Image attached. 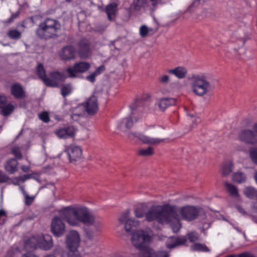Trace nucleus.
Instances as JSON below:
<instances>
[{
  "label": "nucleus",
  "mask_w": 257,
  "mask_h": 257,
  "mask_svg": "<svg viewBox=\"0 0 257 257\" xmlns=\"http://www.w3.org/2000/svg\"><path fill=\"white\" fill-rule=\"evenodd\" d=\"M11 93L16 99H22L26 97V92L22 85L16 83L11 86Z\"/></svg>",
  "instance_id": "19"
},
{
  "label": "nucleus",
  "mask_w": 257,
  "mask_h": 257,
  "mask_svg": "<svg viewBox=\"0 0 257 257\" xmlns=\"http://www.w3.org/2000/svg\"><path fill=\"white\" fill-rule=\"evenodd\" d=\"M18 163L16 159H11L5 165L6 171L10 174H14L17 170Z\"/></svg>",
  "instance_id": "23"
},
{
  "label": "nucleus",
  "mask_w": 257,
  "mask_h": 257,
  "mask_svg": "<svg viewBox=\"0 0 257 257\" xmlns=\"http://www.w3.org/2000/svg\"><path fill=\"white\" fill-rule=\"evenodd\" d=\"M178 225H179V227H178L177 226H173L172 229H173V230L174 232H177L179 230V229L181 227V225H180V224H178Z\"/></svg>",
  "instance_id": "62"
},
{
  "label": "nucleus",
  "mask_w": 257,
  "mask_h": 257,
  "mask_svg": "<svg viewBox=\"0 0 257 257\" xmlns=\"http://www.w3.org/2000/svg\"><path fill=\"white\" fill-rule=\"evenodd\" d=\"M21 169L25 172H28L30 168L29 166L23 165L21 167Z\"/></svg>",
  "instance_id": "60"
},
{
  "label": "nucleus",
  "mask_w": 257,
  "mask_h": 257,
  "mask_svg": "<svg viewBox=\"0 0 257 257\" xmlns=\"http://www.w3.org/2000/svg\"><path fill=\"white\" fill-rule=\"evenodd\" d=\"M251 219L253 222L257 224V217L255 216H252L251 217Z\"/></svg>",
  "instance_id": "64"
},
{
  "label": "nucleus",
  "mask_w": 257,
  "mask_h": 257,
  "mask_svg": "<svg viewBox=\"0 0 257 257\" xmlns=\"http://www.w3.org/2000/svg\"><path fill=\"white\" fill-rule=\"evenodd\" d=\"M19 16V13L13 14L11 17L8 20V23H11L14 19L17 18Z\"/></svg>",
  "instance_id": "56"
},
{
  "label": "nucleus",
  "mask_w": 257,
  "mask_h": 257,
  "mask_svg": "<svg viewBox=\"0 0 257 257\" xmlns=\"http://www.w3.org/2000/svg\"><path fill=\"white\" fill-rule=\"evenodd\" d=\"M92 227H90L85 230L86 241H89L94 243L96 242V237L98 235V232L100 231V228L102 226V222L100 220L95 218V221L92 224Z\"/></svg>",
  "instance_id": "7"
},
{
  "label": "nucleus",
  "mask_w": 257,
  "mask_h": 257,
  "mask_svg": "<svg viewBox=\"0 0 257 257\" xmlns=\"http://www.w3.org/2000/svg\"><path fill=\"white\" fill-rule=\"evenodd\" d=\"M83 105L85 107L86 111L89 115H93L97 111V99L94 95L91 96Z\"/></svg>",
  "instance_id": "17"
},
{
  "label": "nucleus",
  "mask_w": 257,
  "mask_h": 257,
  "mask_svg": "<svg viewBox=\"0 0 257 257\" xmlns=\"http://www.w3.org/2000/svg\"><path fill=\"white\" fill-rule=\"evenodd\" d=\"M25 203L26 205H30L34 200V197L30 196L28 195L25 196Z\"/></svg>",
  "instance_id": "50"
},
{
  "label": "nucleus",
  "mask_w": 257,
  "mask_h": 257,
  "mask_svg": "<svg viewBox=\"0 0 257 257\" xmlns=\"http://www.w3.org/2000/svg\"><path fill=\"white\" fill-rule=\"evenodd\" d=\"M38 115L39 119L44 122H48L50 121L49 114L46 111L39 113Z\"/></svg>",
  "instance_id": "45"
},
{
  "label": "nucleus",
  "mask_w": 257,
  "mask_h": 257,
  "mask_svg": "<svg viewBox=\"0 0 257 257\" xmlns=\"http://www.w3.org/2000/svg\"><path fill=\"white\" fill-rule=\"evenodd\" d=\"M61 29L60 23L57 20L47 18L41 22L36 30L38 37L48 40L58 37Z\"/></svg>",
  "instance_id": "3"
},
{
  "label": "nucleus",
  "mask_w": 257,
  "mask_h": 257,
  "mask_svg": "<svg viewBox=\"0 0 257 257\" xmlns=\"http://www.w3.org/2000/svg\"><path fill=\"white\" fill-rule=\"evenodd\" d=\"M146 220L149 222L156 220L161 224L168 223L174 220L178 221L179 215L175 207L168 204L153 205L146 213Z\"/></svg>",
  "instance_id": "2"
},
{
  "label": "nucleus",
  "mask_w": 257,
  "mask_h": 257,
  "mask_svg": "<svg viewBox=\"0 0 257 257\" xmlns=\"http://www.w3.org/2000/svg\"><path fill=\"white\" fill-rule=\"evenodd\" d=\"M76 131L73 126L62 128L55 132L56 135L60 139H67L73 137Z\"/></svg>",
  "instance_id": "20"
},
{
  "label": "nucleus",
  "mask_w": 257,
  "mask_h": 257,
  "mask_svg": "<svg viewBox=\"0 0 257 257\" xmlns=\"http://www.w3.org/2000/svg\"><path fill=\"white\" fill-rule=\"evenodd\" d=\"M169 77L168 75H163L159 78V81L162 84H167L169 81Z\"/></svg>",
  "instance_id": "51"
},
{
  "label": "nucleus",
  "mask_w": 257,
  "mask_h": 257,
  "mask_svg": "<svg viewBox=\"0 0 257 257\" xmlns=\"http://www.w3.org/2000/svg\"><path fill=\"white\" fill-rule=\"evenodd\" d=\"M12 183L15 185H19V182L18 180H14V178L12 180Z\"/></svg>",
  "instance_id": "63"
},
{
  "label": "nucleus",
  "mask_w": 257,
  "mask_h": 257,
  "mask_svg": "<svg viewBox=\"0 0 257 257\" xmlns=\"http://www.w3.org/2000/svg\"><path fill=\"white\" fill-rule=\"evenodd\" d=\"M90 67V65L87 62H80L75 63L72 67L67 69L66 72L69 74V77L74 78L76 77V74L84 73L87 71Z\"/></svg>",
  "instance_id": "10"
},
{
  "label": "nucleus",
  "mask_w": 257,
  "mask_h": 257,
  "mask_svg": "<svg viewBox=\"0 0 257 257\" xmlns=\"http://www.w3.org/2000/svg\"><path fill=\"white\" fill-rule=\"evenodd\" d=\"M135 214L137 218H143L144 216H146V210L143 206H140L136 208L134 211Z\"/></svg>",
  "instance_id": "39"
},
{
  "label": "nucleus",
  "mask_w": 257,
  "mask_h": 257,
  "mask_svg": "<svg viewBox=\"0 0 257 257\" xmlns=\"http://www.w3.org/2000/svg\"><path fill=\"white\" fill-rule=\"evenodd\" d=\"M60 215L72 226H78L80 223L92 224L96 218L87 208L83 206L67 207L60 211Z\"/></svg>",
  "instance_id": "1"
},
{
  "label": "nucleus",
  "mask_w": 257,
  "mask_h": 257,
  "mask_svg": "<svg viewBox=\"0 0 257 257\" xmlns=\"http://www.w3.org/2000/svg\"><path fill=\"white\" fill-rule=\"evenodd\" d=\"M168 72L174 75L179 79H182L186 77L187 70L185 67L179 66L174 69L169 70Z\"/></svg>",
  "instance_id": "25"
},
{
  "label": "nucleus",
  "mask_w": 257,
  "mask_h": 257,
  "mask_svg": "<svg viewBox=\"0 0 257 257\" xmlns=\"http://www.w3.org/2000/svg\"><path fill=\"white\" fill-rule=\"evenodd\" d=\"M8 36L13 40H18L21 38V32L17 30H10L8 32Z\"/></svg>",
  "instance_id": "38"
},
{
  "label": "nucleus",
  "mask_w": 257,
  "mask_h": 257,
  "mask_svg": "<svg viewBox=\"0 0 257 257\" xmlns=\"http://www.w3.org/2000/svg\"><path fill=\"white\" fill-rule=\"evenodd\" d=\"M9 180V177L2 171H0V183H6Z\"/></svg>",
  "instance_id": "49"
},
{
  "label": "nucleus",
  "mask_w": 257,
  "mask_h": 257,
  "mask_svg": "<svg viewBox=\"0 0 257 257\" xmlns=\"http://www.w3.org/2000/svg\"><path fill=\"white\" fill-rule=\"evenodd\" d=\"M12 153L18 159H21L22 158L20 148L19 147H15L13 148Z\"/></svg>",
  "instance_id": "44"
},
{
  "label": "nucleus",
  "mask_w": 257,
  "mask_h": 257,
  "mask_svg": "<svg viewBox=\"0 0 257 257\" xmlns=\"http://www.w3.org/2000/svg\"><path fill=\"white\" fill-rule=\"evenodd\" d=\"M148 28L146 26L143 25L140 27V34L142 37H146L148 35Z\"/></svg>",
  "instance_id": "47"
},
{
  "label": "nucleus",
  "mask_w": 257,
  "mask_h": 257,
  "mask_svg": "<svg viewBox=\"0 0 257 257\" xmlns=\"http://www.w3.org/2000/svg\"><path fill=\"white\" fill-rule=\"evenodd\" d=\"M257 134L252 131L245 129L242 130L238 135L240 141L248 144H255L257 143Z\"/></svg>",
  "instance_id": "14"
},
{
  "label": "nucleus",
  "mask_w": 257,
  "mask_h": 257,
  "mask_svg": "<svg viewBox=\"0 0 257 257\" xmlns=\"http://www.w3.org/2000/svg\"><path fill=\"white\" fill-rule=\"evenodd\" d=\"M79 235L76 231L69 232L66 237V244L68 247L77 248L79 245Z\"/></svg>",
  "instance_id": "18"
},
{
  "label": "nucleus",
  "mask_w": 257,
  "mask_h": 257,
  "mask_svg": "<svg viewBox=\"0 0 257 257\" xmlns=\"http://www.w3.org/2000/svg\"><path fill=\"white\" fill-rule=\"evenodd\" d=\"M67 76L63 72L53 71L49 73V77L45 80V85L47 86L57 87L60 82L64 81Z\"/></svg>",
  "instance_id": "8"
},
{
  "label": "nucleus",
  "mask_w": 257,
  "mask_h": 257,
  "mask_svg": "<svg viewBox=\"0 0 257 257\" xmlns=\"http://www.w3.org/2000/svg\"><path fill=\"white\" fill-rule=\"evenodd\" d=\"M233 164L231 162L223 164L221 168V175L223 176H228L232 171Z\"/></svg>",
  "instance_id": "33"
},
{
  "label": "nucleus",
  "mask_w": 257,
  "mask_h": 257,
  "mask_svg": "<svg viewBox=\"0 0 257 257\" xmlns=\"http://www.w3.org/2000/svg\"><path fill=\"white\" fill-rule=\"evenodd\" d=\"M179 212L183 219L189 221L195 219L199 214L198 209L193 206L182 207Z\"/></svg>",
  "instance_id": "15"
},
{
  "label": "nucleus",
  "mask_w": 257,
  "mask_h": 257,
  "mask_svg": "<svg viewBox=\"0 0 257 257\" xmlns=\"http://www.w3.org/2000/svg\"><path fill=\"white\" fill-rule=\"evenodd\" d=\"M81 114L73 113L71 115V118L74 120H77Z\"/></svg>",
  "instance_id": "59"
},
{
  "label": "nucleus",
  "mask_w": 257,
  "mask_h": 257,
  "mask_svg": "<svg viewBox=\"0 0 257 257\" xmlns=\"http://www.w3.org/2000/svg\"><path fill=\"white\" fill-rule=\"evenodd\" d=\"M20 189L21 191V192H22V193L24 194V196H26V195H28L27 193H26V191H25L24 186H20Z\"/></svg>",
  "instance_id": "61"
},
{
  "label": "nucleus",
  "mask_w": 257,
  "mask_h": 257,
  "mask_svg": "<svg viewBox=\"0 0 257 257\" xmlns=\"http://www.w3.org/2000/svg\"><path fill=\"white\" fill-rule=\"evenodd\" d=\"M117 5L115 3H111L105 8V12L107 15L108 19L110 21L113 20L117 12Z\"/></svg>",
  "instance_id": "24"
},
{
  "label": "nucleus",
  "mask_w": 257,
  "mask_h": 257,
  "mask_svg": "<svg viewBox=\"0 0 257 257\" xmlns=\"http://www.w3.org/2000/svg\"><path fill=\"white\" fill-rule=\"evenodd\" d=\"M187 241V238L185 236L171 237L170 242L167 243V247L169 248H173L177 246L183 245Z\"/></svg>",
  "instance_id": "21"
},
{
  "label": "nucleus",
  "mask_w": 257,
  "mask_h": 257,
  "mask_svg": "<svg viewBox=\"0 0 257 257\" xmlns=\"http://www.w3.org/2000/svg\"><path fill=\"white\" fill-rule=\"evenodd\" d=\"M225 186L229 193L233 197H237L239 196L237 188L233 184L228 182H225Z\"/></svg>",
  "instance_id": "31"
},
{
  "label": "nucleus",
  "mask_w": 257,
  "mask_h": 257,
  "mask_svg": "<svg viewBox=\"0 0 257 257\" xmlns=\"http://www.w3.org/2000/svg\"><path fill=\"white\" fill-rule=\"evenodd\" d=\"M190 242H194L199 239V235L196 232H191L187 234Z\"/></svg>",
  "instance_id": "43"
},
{
  "label": "nucleus",
  "mask_w": 257,
  "mask_h": 257,
  "mask_svg": "<svg viewBox=\"0 0 257 257\" xmlns=\"http://www.w3.org/2000/svg\"><path fill=\"white\" fill-rule=\"evenodd\" d=\"M154 152L153 149L149 147L146 149H140L138 151V153L140 156H149L154 154Z\"/></svg>",
  "instance_id": "40"
},
{
  "label": "nucleus",
  "mask_w": 257,
  "mask_h": 257,
  "mask_svg": "<svg viewBox=\"0 0 257 257\" xmlns=\"http://www.w3.org/2000/svg\"><path fill=\"white\" fill-rule=\"evenodd\" d=\"M191 88L196 95L202 96L208 93L211 89L210 82L204 75L193 76L191 82Z\"/></svg>",
  "instance_id": "5"
},
{
  "label": "nucleus",
  "mask_w": 257,
  "mask_h": 257,
  "mask_svg": "<svg viewBox=\"0 0 257 257\" xmlns=\"http://www.w3.org/2000/svg\"><path fill=\"white\" fill-rule=\"evenodd\" d=\"M243 194L248 198H257V190L252 187H247L243 190Z\"/></svg>",
  "instance_id": "28"
},
{
  "label": "nucleus",
  "mask_w": 257,
  "mask_h": 257,
  "mask_svg": "<svg viewBox=\"0 0 257 257\" xmlns=\"http://www.w3.org/2000/svg\"><path fill=\"white\" fill-rule=\"evenodd\" d=\"M176 100L172 98H163L159 99L156 103V106L162 111L168 107L175 104Z\"/></svg>",
  "instance_id": "22"
},
{
  "label": "nucleus",
  "mask_w": 257,
  "mask_h": 257,
  "mask_svg": "<svg viewBox=\"0 0 257 257\" xmlns=\"http://www.w3.org/2000/svg\"><path fill=\"white\" fill-rule=\"evenodd\" d=\"M237 41L239 43L238 44L239 46H242L245 43V40L242 38H239L237 39Z\"/></svg>",
  "instance_id": "57"
},
{
  "label": "nucleus",
  "mask_w": 257,
  "mask_h": 257,
  "mask_svg": "<svg viewBox=\"0 0 257 257\" xmlns=\"http://www.w3.org/2000/svg\"><path fill=\"white\" fill-rule=\"evenodd\" d=\"M76 51L72 45H67L63 47L58 52L59 57L62 60L69 61L74 59L76 57Z\"/></svg>",
  "instance_id": "13"
},
{
  "label": "nucleus",
  "mask_w": 257,
  "mask_h": 257,
  "mask_svg": "<svg viewBox=\"0 0 257 257\" xmlns=\"http://www.w3.org/2000/svg\"><path fill=\"white\" fill-rule=\"evenodd\" d=\"M150 237L147 232L140 230L133 233L132 242L136 248L146 252L148 249H150L146 245V243L150 241Z\"/></svg>",
  "instance_id": "6"
},
{
  "label": "nucleus",
  "mask_w": 257,
  "mask_h": 257,
  "mask_svg": "<svg viewBox=\"0 0 257 257\" xmlns=\"http://www.w3.org/2000/svg\"><path fill=\"white\" fill-rule=\"evenodd\" d=\"M1 108H2V114L4 116H7L12 113L14 107L12 104H7V102H5L4 106H2Z\"/></svg>",
  "instance_id": "34"
},
{
  "label": "nucleus",
  "mask_w": 257,
  "mask_h": 257,
  "mask_svg": "<svg viewBox=\"0 0 257 257\" xmlns=\"http://www.w3.org/2000/svg\"><path fill=\"white\" fill-rule=\"evenodd\" d=\"M69 251L67 253V257H80V253L77 250V248L68 247Z\"/></svg>",
  "instance_id": "42"
},
{
  "label": "nucleus",
  "mask_w": 257,
  "mask_h": 257,
  "mask_svg": "<svg viewBox=\"0 0 257 257\" xmlns=\"http://www.w3.org/2000/svg\"><path fill=\"white\" fill-rule=\"evenodd\" d=\"M7 102V98L5 96L0 95V108Z\"/></svg>",
  "instance_id": "55"
},
{
  "label": "nucleus",
  "mask_w": 257,
  "mask_h": 257,
  "mask_svg": "<svg viewBox=\"0 0 257 257\" xmlns=\"http://www.w3.org/2000/svg\"><path fill=\"white\" fill-rule=\"evenodd\" d=\"M72 90V88L71 84H66L62 86L61 93L62 95L65 97L71 93Z\"/></svg>",
  "instance_id": "37"
},
{
  "label": "nucleus",
  "mask_w": 257,
  "mask_h": 257,
  "mask_svg": "<svg viewBox=\"0 0 257 257\" xmlns=\"http://www.w3.org/2000/svg\"><path fill=\"white\" fill-rule=\"evenodd\" d=\"M138 224V221L134 219L130 218L125 223L124 228L126 232H129L131 231L133 227Z\"/></svg>",
  "instance_id": "36"
},
{
  "label": "nucleus",
  "mask_w": 257,
  "mask_h": 257,
  "mask_svg": "<svg viewBox=\"0 0 257 257\" xmlns=\"http://www.w3.org/2000/svg\"><path fill=\"white\" fill-rule=\"evenodd\" d=\"M192 251L209 252V248L205 244L200 243H196L191 246Z\"/></svg>",
  "instance_id": "32"
},
{
  "label": "nucleus",
  "mask_w": 257,
  "mask_h": 257,
  "mask_svg": "<svg viewBox=\"0 0 257 257\" xmlns=\"http://www.w3.org/2000/svg\"><path fill=\"white\" fill-rule=\"evenodd\" d=\"M65 152L67 154L69 161L71 163H79L82 160V150L78 146H69L66 148Z\"/></svg>",
  "instance_id": "9"
},
{
  "label": "nucleus",
  "mask_w": 257,
  "mask_h": 257,
  "mask_svg": "<svg viewBox=\"0 0 257 257\" xmlns=\"http://www.w3.org/2000/svg\"><path fill=\"white\" fill-rule=\"evenodd\" d=\"M128 137L131 139L135 137L138 138L144 144L153 145H158L165 140L164 139L150 138L143 134H137L133 133H129Z\"/></svg>",
  "instance_id": "16"
},
{
  "label": "nucleus",
  "mask_w": 257,
  "mask_h": 257,
  "mask_svg": "<svg viewBox=\"0 0 257 257\" xmlns=\"http://www.w3.org/2000/svg\"><path fill=\"white\" fill-rule=\"evenodd\" d=\"M133 7L135 10L139 11L142 7L147 8L149 7V5L146 3V0H134Z\"/></svg>",
  "instance_id": "35"
},
{
  "label": "nucleus",
  "mask_w": 257,
  "mask_h": 257,
  "mask_svg": "<svg viewBox=\"0 0 257 257\" xmlns=\"http://www.w3.org/2000/svg\"><path fill=\"white\" fill-rule=\"evenodd\" d=\"M152 3V5L154 8H155L156 6L158 4V0H150ZM146 3L148 4V0H146ZM155 9H153V11Z\"/></svg>",
  "instance_id": "58"
},
{
  "label": "nucleus",
  "mask_w": 257,
  "mask_h": 257,
  "mask_svg": "<svg viewBox=\"0 0 257 257\" xmlns=\"http://www.w3.org/2000/svg\"><path fill=\"white\" fill-rule=\"evenodd\" d=\"M53 242L51 235L45 234L43 235V240L41 243V247L44 250L50 249L53 246Z\"/></svg>",
  "instance_id": "27"
},
{
  "label": "nucleus",
  "mask_w": 257,
  "mask_h": 257,
  "mask_svg": "<svg viewBox=\"0 0 257 257\" xmlns=\"http://www.w3.org/2000/svg\"><path fill=\"white\" fill-rule=\"evenodd\" d=\"M97 75L93 72L92 74H91L89 75H88L86 76V78L87 80L91 82H94L95 80V77Z\"/></svg>",
  "instance_id": "53"
},
{
  "label": "nucleus",
  "mask_w": 257,
  "mask_h": 257,
  "mask_svg": "<svg viewBox=\"0 0 257 257\" xmlns=\"http://www.w3.org/2000/svg\"><path fill=\"white\" fill-rule=\"evenodd\" d=\"M37 74L39 77L43 81L45 84L46 81L48 78L46 75V71L44 67L41 63H39L36 69Z\"/></svg>",
  "instance_id": "30"
},
{
  "label": "nucleus",
  "mask_w": 257,
  "mask_h": 257,
  "mask_svg": "<svg viewBox=\"0 0 257 257\" xmlns=\"http://www.w3.org/2000/svg\"><path fill=\"white\" fill-rule=\"evenodd\" d=\"M130 108L132 111L131 116L123 118L118 125L122 132H125L133 126V118L135 119L136 121L140 119V117L136 118L135 115L138 113H142L144 111V101L141 99L137 100L130 105Z\"/></svg>",
  "instance_id": "4"
},
{
  "label": "nucleus",
  "mask_w": 257,
  "mask_h": 257,
  "mask_svg": "<svg viewBox=\"0 0 257 257\" xmlns=\"http://www.w3.org/2000/svg\"><path fill=\"white\" fill-rule=\"evenodd\" d=\"M143 257H169V253L165 251L155 252L150 249H148L146 252H144Z\"/></svg>",
  "instance_id": "26"
},
{
  "label": "nucleus",
  "mask_w": 257,
  "mask_h": 257,
  "mask_svg": "<svg viewBox=\"0 0 257 257\" xmlns=\"http://www.w3.org/2000/svg\"><path fill=\"white\" fill-rule=\"evenodd\" d=\"M105 70V67L104 65H101L95 70L94 73L97 76L101 74Z\"/></svg>",
  "instance_id": "52"
},
{
  "label": "nucleus",
  "mask_w": 257,
  "mask_h": 257,
  "mask_svg": "<svg viewBox=\"0 0 257 257\" xmlns=\"http://www.w3.org/2000/svg\"><path fill=\"white\" fill-rule=\"evenodd\" d=\"M249 156L253 163L257 165V148H252L250 149Z\"/></svg>",
  "instance_id": "41"
},
{
  "label": "nucleus",
  "mask_w": 257,
  "mask_h": 257,
  "mask_svg": "<svg viewBox=\"0 0 257 257\" xmlns=\"http://www.w3.org/2000/svg\"><path fill=\"white\" fill-rule=\"evenodd\" d=\"M130 214V211L128 210H126L124 213L122 214L121 216L119 218V221L121 223H124L126 222V221L129 219L128 218Z\"/></svg>",
  "instance_id": "46"
},
{
  "label": "nucleus",
  "mask_w": 257,
  "mask_h": 257,
  "mask_svg": "<svg viewBox=\"0 0 257 257\" xmlns=\"http://www.w3.org/2000/svg\"><path fill=\"white\" fill-rule=\"evenodd\" d=\"M91 52L90 43L86 38L81 39L78 44V53L81 59H86L89 57Z\"/></svg>",
  "instance_id": "11"
},
{
  "label": "nucleus",
  "mask_w": 257,
  "mask_h": 257,
  "mask_svg": "<svg viewBox=\"0 0 257 257\" xmlns=\"http://www.w3.org/2000/svg\"><path fill=\"white\" fill-rule=\"evenodd\" d=\"M30 178H31L30 175L26 174V175H24L23 176L14 178V180H18L20 183V182H22V183L25 182L27 180L30 179Z\"/></svg>",
  "instance_id": "48"
},
{
  "label": "nucleus",
  "mask_w": 257,
  "mask_h": 257,
  "mask_svg": "<svg viewBox=\"0 0 257 257\" xmlns=\"http://www.w3.org/2000/svg\"><path fill=\"white\" fill-rule=\"evenodd\" d=\"M237 257H255L252 254L248 252H244L240 254H237Z\"/></svg>",
  "instance_id": "54"
},
{
  "label": "nucleus",
  "mask_w": 257,
  "mask_h": 257,
  "mask_svg": "<svg viewBox=\"0 0 257 257\" xmlns=\"http://www.w3.org/2000/svg\"><path fill=\"white\" fill-rule=\"evenodd\" d=\"M51 226V230L55 236L59 237L64 233L65 225L59 217H55L53 218Z\"/></svg>",
  "instance_id": "12"
},
{
  "label": "nucleus",
  "mask_w": 257,
  "mask_h": 257,
  "mask_svg": "<svg viewBox=\"0 0 257 257\" xmlns=\"http://www.w3.org/2000/svg\"><path fill=\"white\" fill-rule=\"evenodd\" d=\"M232 180L234 182L242 183L246 181V177L243 173L237 172L232 175Z\"/></svg>",
  "instance_id": "29"
}]
</instances>
